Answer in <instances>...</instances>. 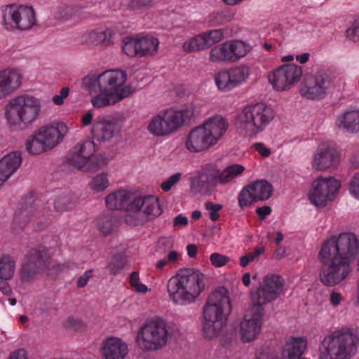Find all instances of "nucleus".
Instances as JSON below:
<instances>
[{
  "instance_id": "nucleus-48",
  "label": "nucleus",
  "mask_w": 359,
  "mask_h": 359,
  "mask_svg": "<svg viewBox=\"0 0 359 359\" xmlns=\"http://www.w3.org/2000/svg\"><path fill=\"white\" fill-rule=\"evenodd\" d=\"M107 165V161L105 158L99 157L93 161H89L83 171L86 172H96Z\"/></svg>"
},
{
  "instance_id": "nucleus-30",
  "label": "nucleus",
  "mask_w": 359,
  "mask_h": 359,
  "mask_svg": "<svg viewBox=\"0 0 359 359\" xmlns=\"http://www.w3.org/2000/svg\"><path fill=\"white\" fill-rule=\"evenodd\" d=\"M337 127L348 133L359 132V107H350L344 111L336 120Z\"/></svg>"
},
{
  "instance_id": "nucleus-54",
  "label": "nucleus",
  "mask_w": 359,
  "mask_h": 359,
  "mask_svg": "<svg viewBox=\"0 0 359 359\" xmlns=\"http://www.w3.org/2000/svg\"><path fill=\"white\" fill-rule=\"evenodd\" d=\"M152 0H130L128 6L133 10L143 9L149 7Z\"/></svg>"
},
{
  "instance_id": "nucleus-16",
  "label": "nucleus",
  "mask_w": 359,
  "mask_h": 359,
  "mask_svg": "<svg viewBox=\"0 0 359 359\" xmlns=\"http://www.w3.org/2000/svg\"><path fill=\"white\" fill-rule=\"evenodd\" d=\"M340 187V181L334 177H318L311 184L309 199L317 208H324L336 198Z\"/></svg>"
},
{
  "instance_id": "nucleus-49",
  "label": "nucleus",
  "mask_w": 359,
  "mask_h": 359,
  "mask_svg": "<svg viewBox=\"0 0 359 359\" xmlns=\"http://www.w3.org/2000/svg\"><path fill=\"white\" fill-rule=\"evenodd\" d=\"M210 261L215 267H222L229 263L230 258L218 252H214L210 256Z\"/></svg>"
},
{
  "instance_id": "nucleus-4",
  "label": "nucleus",
  "mask_w": 359,
  "mask_h": 359,
  "mask_svg": "<svg viewBox=\"0 0 359 359\" xmlns=\"http://www.w3.org/2000/svg\"><path fill=\"white\" fill-rule=\"evenodd\" d=\"M245 170L241 164H231L221 170L215 163H208L191 177V189L195 194H210L218 184H228Z\"/></svg>"
},
{
  "instance_id": "nucleus-46",
  "label": "nucleus",
  "mask_w": 359,
  "mask_h": 359,
  "mask_svg": "<svg viewBox=\"0 0 359 359\" xmlns=\"http://www.w3.org/2000/svg\"><path fill=\"white\" fill-rule=\"evenodd\" d=\"M264 252V248H258L255 250L254 252L246 254L245 256L241 257L240 264L243 267H245L249 263L253 262L255 258L263 254Z\"/></svg>"
},
{
  "instance_id": "nucleus-18",
  "label": "nucleus",
  "mask_w": 359,
  "mask_h": 359,
  "mask_svg": "<svg viewBox=\"0 0 359 359\" xmlns=\"http://www.w3.org/2000/svg\"><path fill=\"white\" fill-rule=\"evenodd\" d=\"M302 74L303 70L299 65H283L269 74V81L276 90H288L300 81Z\"/></svg>"
},
{
  "instance_id": "nucleus-29",
  "label": "nucleus",
  "mask_w": 359,
  "mask_h": 359,
  "mask_svg": "<svg viewBox=\"0 0 359 359\" xmlns=\"http://www.w3.org/2000/svg\"><path fill=\"white\" fill-rule=\"evenodd\" d=\"M102 344L101 352L104 359H125L128 353V345L120 338L110 337Z\"/></svg>"
},
{
  "instance_id": "nucleus-8",
  "label": "nucleus",
  "mask_w": 359,
  "mask_h": 359,
  "mask_svg": "<svg viewBox=\"0 0 359 359\" xmlns=\"http://www.w3.org/2000/svg\"><path fill=\"white\" fill-rule=\"evenodd\" d=\"M274 118L273 109L263 103L249 104L238 114L235 125L244 135L255 137Z\"/></svg>"
},
{
  "instance_id": "nucleus-56",
  "label": "nucleus",
  "mask_w": 359,
  "mask_h": 359,
  "mask_svg": "<svg viewBox=\"0 0 359 359\" xmlns=\"http://www.w3.org/2000/svg\"><path fill=\"white\" fill-rule=\"evenodd\" d=\"M252 147L260 154L263 158L269 157L271 154V149L266 147L262 142H256L253 144Z\"/></svg>"
},
{
  "instance_id": "nucleus-7",
  "label": "nucleus",
  "mask_w": 359,
  "mask_h": 359,
  "mask_svg": "<svg viewBox=\"0 0 359 359\" xmlns=\"http://www.w3.org/2000/svg\"><path fill=\"white\" fill-rule=\"evenodd\" d=\"M41 102L37 97L22 94L11 98L4 107L8 125L15 128H27L39 117Z\"/></svg>"
},
{
  "instance_id": "nucleus-52",
  "label": "nucleus",
  "mask_w": 359,
  "mask_h": 359,
  "mask_svg": "<svg viewBox=\"0 0 359 359\" xmlns=\"http://www.w3.org/2000/svg\"><path fill=\"white\" fill-rule=\"evenodd\" d=\"M349 193L359 200V172L355 173L349 182Z\"/></svg>"
},
{
  "instance_id": "nucleus-31",
  "label": "nucleus",
  "mask_w": 359,
  "mask_h": 359,
  "mask_svg": "<svg viewBox=\"0 0 359 359\" xmlns=\"http://www.w3.org/2000/svg\"><path fill=\"white\" fill-rule=\"evenodd\" d=\"M22 161L21 152L17 151L7 154L0 160V186L16 172Z\"/></svg>"
},
{
  "instance_id": "nucleus-53",
  "label": "nucleus",
  "mask_w": 359,
  "mask_h": 359,
  "mask_svg": "<svg viewBox=\"0 0 359 359\" xmlns=\"http://www.w3.org/2000/svg\"><path fill=\"white\" fill-rule=\"evenodd\" d=\"M55 209L59 212H62L70 208L69 197L62 196L58 198L54 203Z\"/></svg>"
},
{
  "instance_id": "nucleus-12",
  "label": "nucleus",
  "mask_w": 359,
  "mask_h": 359,
  "mask_svg": "<svg viewBox=\"0 0 359 359\" xmlns=\"http://www.w3.org/2000/svg\"><path fill=\"white\" fill-rule=\"evenodd\" d=\"M344 83L341 77L328 73H318L305 77L302 83L300 93L308 100L324 98L330 89Z\"/></svg>"
},
{
  "instance_id": "nucleus-28",
  "label": "nucleus",
  "mask_w": 359,
  "mask_h": 359,
  "mask_svg": "<svg viewBox=\"0 0 359 359\" xmlns=\"http://www.w3.org/2000/svg\"><path fill=\"white\" fill-rule=\"evenodd\" d=\"M201 126L212 142L217 144L224 136L229 127V123L226 117L215 114L205 120Z\"/></svg>"
},
{
  "instance_id": "nucleus-40",
  "label": "nucleus",
  "mask_w": 359,
  "mask_h": 359,
  "mask_svg": "<svg viewBox=\"0 0 359 359\" xmlns=\"http://www.w3.org/2000/svg\"><path fill=\"white\" fill-rule=\"evenodd\" d=\"M100 231L104 235L111 233L116 228V222L111 215H102L97 220Z\"/></svg>"
},
{
  "instance_id": "nucleus-22",
  "label": "nucleus",
  "mask_w": 359,
  "mask_h": 359,
  "mask_svg": "<svg viewBox=\"0 0 359 359\" xmlns=\"http://www.w3.org/2000/svg\"><path fill=\"white\" fill-rule=\"evenodd\" d=\"M339 161V154L335 145L330 142H323L314 151L311 165L316 170L324 171L334 167Z\"/></svg>"
},
{
  "instance_id": "nucleus-35",
  "label": "nucleus",
  "mask_w": 359,
  "mask_h": 359,
  "mask_svg": "<svg viewBox=\"0 0 359 359\" xmlns=\"http://www.w3.org/2000/svg\"><path fill=\"white\" fill-rule=\"evenodd\" d=\"M16 269V260L10 255L0 256V280H9L14 276Z\"/></svg>"
},
{
  "instance_id": "nucleus-1",
  "label": "nucleus",
  "mask_w": 359,
  "mask_h": 359,
  "mask_svg": "<svg viewBox=\"0 0 359 359\" xmlns=\"http://www.w3.org/2000/svg\"><path fill=\"white\" fill-rule=\"evenodd\" d=\"M358 255L359 239L353 233H341L325 240L318 252L320 282L334 287L346 280Z\"/></svg>"
},
{
  "instance_id": "nucleus-9",
  "label": "nucleus",
  "mask_w": 359,
  "mask_h": 359,
  "mask_svg": "<svg viewBox=\"0 0 359 359\" xmlns=\"http://www.w3.org/2000/svg\"><path fill=\"white\" fill-rule=\"evenodd\" d=\"M195 116V108L190 105L180 110L167 109L159 112L150 120L147 130L156 137H164L177 132Z\"/></svg>"
},
{
  "instance_id": "nucleus-57",
  "label": "nucleus",
  "mask_w": 359,
  "mask_h": 359,
  "mask_svg": "<svg viewBox=\"0 0 359 359\" xmlns=\"http://www.w3.org/2000/svg\"><path fill=\"white\" fill-rule=\"evenodd\" d=\"M69 268L67 264H51L50 258L49 259V267L45 271H48L51 273H57Z\"/></svg>"
},
{
  "instance_id": "nucleus-59",
  "label": "nucleus",
  "mask_w": 359,
  "mask_h": 359,
  "mask_svg": "<svg viewBox=\"0 0 359 359\" xmlns=\"http://www.w3.org/2000/svg\"><path fill=\"white\" fill-rule=\"evenodd\" d=\"M93 276V271L88 270L84 272V273L81 276L76 282V285L78 287H85L89 280V279Z\"/></svg>"
},
{
  "instance_id": "nucleus-41",
  "label": "nucleus",
  "mask_w": 359,
  "mask_h": 359,
  "mask_svg": "<svg viewBox=\"0 0 359 359\" xmlns=\"http://www.w3.org/2000/svg\"><path fill=\"white\" fill-rule=\"evenodd\" d=\"M31 220V212L27 208L18 210L14 215L13 227L14 229L24 228Z\"/></svg>"
},
{
  "instance_id": "nucleus-44",
  "label": "nucleus",
  "mask_w": 359,
  "mask_h": 359,
  "mask_svg": "<svg viewBox=\"0 0 359 359\" xmlns=\"http://www.w3.org/2000/svg\"><path fill=\"white\" fill-rule=\"evenodd\" d=\"M208 48L219 43L224 39V32L222 29H212L203 32Z\"/></svg>"
},
{
  "instance_id": "nucleus-2",
  "label": "nucleus",
  "mask_w": 359,
  "mask_h": 359,
  "mask_svg": "<svg viewBox=\"0 0 359 359\" xmlns=\"http://www.w3.org/2000/svg\"><path fill=\"white\" fill-rule=\"evenodd\" d=\"M231 311L229 293L224 287H219L210 294L203 306V332L205 338L217 337L224 327Z\"/></svg>"
},
{
  "instance_id": "nucleus-51",
  "label": "nucleus",
  "mask_w": 359,
  "mask_h": 359,
  "mask_svg": "<svg viewBox=\"0 0 359 359\" xmlns=\"http://www.w3.org/2000/svg\"><path fill=\"white\" fill-rule=\"evenodd\" d=\"M206 210H209L210 219L215 222L219 217V212L222 210V205L220 204H215L211 202H208L205 204Z\"/></svg>"
},
{
  "instance_id": "nucleus-11",
  "label": "nucleus",
  "mask_w": 359,
  "mask_h": 359,
  "mask_svg": "<svg viewBox=\"0 0 359 359\" xmlns=\"http://www.w3.org/2000/svg\"><path fill=\"white\" fill-rule=\"evenodd\" d=\"M2 25L8 31H27L36 25V13L32 6L8 4L1 8Z\"/></svg>"
},
{
  "instance_id": "nucleus-23",
  "label": "nucleus",
  "mask_w": 359,
  "mask_h": 359,
  "mask_svg": "<svg viewBox=\"0 0 359 359\" xmlns=\"http://www.w3.org/2000/svg\"><path fill=\"white\" fill-rule=\"evenodd\" d=\"M95 151V144L93 141L79 142L68 154L67 161L69 165L83 170Z\"/></svg>"
},
{
  "instance_id": "nucleus-5",
  "label": "nucleus",
  "mask_w": 359,
  "mask_h": 359,
  "mask_svg": "<svg viewBox=\"0 0 359 359\" xmlns=\"http://www.w3.org/2000/svg\"><path fill=\"white\" fill-rule=\"evenodd\" d=\"M358 347V332L353 327H341L323 338L319 348V359H352Z\"/></svg>"
},
{
  "instance_id": "nucleus-27",
  "label": "nucleus",
  "mask_w": 359,
  "mask_h": 359,
  "mask_svg": "<svg viewBox=\"0 0 359 359\" xmlns=\"http://www.w3.org/2000/svg\"><path fill=\"white\" fill-rule=\"evenodd\" d=\"M128 209L134 212L142 210L149 219H152L162 213L159 201L154 196H146L133 199L129 204Z\"/></svg>"
},
{
  "instance_id": "nucleus-63",
  "label": "nucleus",
  "mask_w": 359,
  "mask_h": 359,
  "mask_svg": "<svg viewBox=\"0 0 359 359\" xmlns=\"http://www.w3.org/2000/svg\"><path fill=\"white\" fill-rule=\"evenodd\" d=\"M167 261L169 262L170 264H176L180 260V254L177 251L172 250L168 252L167 255Z\"/></svg>"
},
{
  "instance_id": "nucleus-62",
  "label": "nucleus",
  "mask_w": 359,
  "mask_h": 359,
  "mask_svg": "<svg viewBox=\"0 0 359 359\" xmlns=\"http://www.w3.org/2000/svg\"><path fill=\"white\" fill-rule=\"evenodd\" d=\"M188 224V218L183 215L182 214H180L176 216L173 219V226H185Z\"/></svg>"
},
{
  "instance_id": "nucleus-21",
  "label": "nucleus",
  "mask_w": 359,
  "mask_h": 359,
  "mask_svg": "<svg viewBox=\"0 0 359 359\" xmlns=\"http://www.w3.org/2000/svg\"><path fill=\"white\" fill-rule=\"evenodd\" d=\"M124 122L125 118L121 114L99 118L91 129L93 138L100 142L109 141L121 131Z\"/></svg>"
},
{
  "instance_id": "nucleus-6",
  "label": "nucleus",
  "mask_w": 359,
  "mask_h": 359,
  "mask_svg": "<svg viewBox=\"0 0 359 359\" xmlns=\"http://www.w3.org/2000/svg\"><path fill=\"white\" fill-rule=\"evenodd\" d=\"M127 75L120 69L107 70L100 74V93L93 97L91 103L95 108L114 105L129 97L133 90L126 85Z\"/></svg>"
},
{
  "instance_id": "nucleus-25",
  "label": "nucleus",
  "mask_w": 359,
  "mask_h": 359,
  "mask_svg": "<svg viewBox=\"0 0 359 359\" xmlns=\"http://www.w3.org/2000/svg\"><path fill=\"white\" fill-rule=\"evenodd\" d=\"M23 75L18 69L7 68L0 71V100L6 99L21 86Z\"/></svg>"
},
{
  "instance_id": "nucleus-43",
  "label": "nucleus",
  "mask_w": 359,
  "mask_h": 359,
  "mask_svg": "<svg viewBox=\"0 0 359 359\" xmlns=\"http://www.w3.org/2000/svg\"><path fill=\"white\" fill-rule=\"evenodd\" d=\"M83 86L90 92L100 90V74L95 76L89 74L86 76L82 81Z\"/></svg>"
},
{
  "instance_id": "nucleus-47",
  "label": "nucleus",
  "mask_w": 359,
  "mask_h": 359,
  "mask_svg": "<svg viewBox=\"0 0 359 359\" xmlns=\"http://www.w3.org/2000/svg\"><path fill=\"white\" fill-rule=\"evenodd\" d=\"M72 6L67 5L60 6L54 12V17L58 20H67L72 18Z\"/></svg>"
},
{
  "instance_id": "nucleus-50",
  "label": "nucleus",
  "mask_w": 359,
  "mask_h": 359,
  "mask_svg": "<svg viewBox=\"0 0 359 359\" xmlns=\"http://www.w3.org/2000/svg\"><path fill=\"white\" fill-rule=\"evenodd\" d=\"M181 177L182 173L180 172L172 175L167 180L162 182L161 189L165 192L170 191L174 185L180 182Z\"/></svg>"
},
{
  "instance_id": "nucleus-15",
  "label": "nucleus",
  "mask_w": 359,
  "mask_h": 359,
  "mask_svg": "<svg viewBox=\"0 0 359 359\" xmlns=\"http://www.w3.org/2000/svg\"><path fill=\"white\" fill-rule=\"evenodd\" d=\"M251 74L250 65L243 63L216 72L214 80L219 91L229 92L247 83Z\"/></svg>"
},
{
  "instance_id": "nucleus-36",
  "label": "nucleus",
  "mask_w": 359,
  "mask_h": 359,
  "mask_svg": "<svg viewBox=\"0 0 359 359\" xmlns=\"http://www.w3.org/2000/svg\"><path fill=\"white\" fill-rule=\"evenodd\" d=\"M138 39L139 57L154 55L158 52L159 41L153 36H143Z\"/></svg>"
},
{
  "instance_id": "nucleus-24",
  "label": "nucleus",
  "mask_w": 359,
  "mask_h": 359,
  "mask_svg": "<svg viewBox=\"0 0 359 359\" xmlns=\"http://www.w3.org/2000/svg\"><path fill=\"white\" fill-rule=\"evenodd\" d=\"M36 131L43 144L50 150L63 140L68 133V127L63 122H57L42 126Z\"/></svg>"
},
{
  "instance_id": "nucleus-60",
  "label": "nucleus",
  "mask_w": 359,
  "mask_h": 359,
  "mask_svg": "<svg viewBox=\"0 0 359 359\" xmlns=\"http://www.w3.org/2000/svg\"><path fill=\"white\" fill-rule=\"evenodd\" d=\"M343 300L342 294L335 290L332 291L330 294V302L334 306H339Z\"/></svg>"
},
{
  "instance_id": "nucleus-45",
  "label": "nucleus",
  "mask_w": 359,
  "mask_h": 359,
  "mask_svg": "<svg viewBox=\"0 0 359 359\" xmlns=\"http://www.w3.org/2000/svg\"><path fill=\"white\" fill-rule=\"evenodd\" d=\"M127 264L126 259L123 256H117L109 263L108 268L111 273H118Z\"/></svg>"
},
{
  "instance_id": "nucleus-20",
  "label": "nucleus",
  "mask_w": 359,
  "mask_h": 359,
  "mask_svg": "<svg viewBox=\"0 0 359 359\" xmlns=\"http://www.w3.org/2000/svg\"><path fill=\"white\" fill-rule=\"evenodd\" d=\"M273 186L266 180H257L245 187L238 194V205L248 207L254 202L268 200L273 194Z\"/></svg>"
},
{
  "instance_id": "nucleus-3",
  "label": "nucleus",
  "mask_w": 359,
  "mask_h": 359,
  "mask_svg": "<svg viewBox=\"0 0 359 359\" xmlns=\"http://www.w3.org/2000/svg\"><path fill=\"white\" fill-rule=\"evenodd\" d=\"M205 287V276L195 268L179 270L168 283V292L172 301L184 306L194 303Z\"/></svg>"
},
{
  "instance_id": "nucleus-39",
  "label": "nucleus",
  "mask_w": 359,
  "mask_h": 359,
  "mask_svg": "<svg viewBox=\"0 0 359 359\" xmlns=\"http://www.w3.org/2000/svg\"><path fill=\"white\" fill-rule=\"evenodd\" d=\"M110 185L109 175L107 172L97 174L92 177L88 187L95 193L105 191Z\"/></svg>"
},
{
  "instance_id": "nucleus-19",
  "label": "nucleus",
  "mask_w": 359,
  "mask_h": 359,
  "mask_svg": "<svg viewBox=\"0 0 359 359\" xmlns=\"http://www.w3.org/2000/svg\"><path fill=\"white\" fill-rule=\"evenodd\" d=\"M264 309L254 304L245 311L240 323L241 340L243 343L254 341L262 330Z\"/></svg>"
},
{
  "instance_id": "nucleus-32",
  "label": "nucleus",
  "mask_w": 359,
  "mask_h": 359,
  "mask_svg": "<svg viewBox=\"0 0 359 359\" xmlns=\"http://www.w3.org/2000/svg\"><path fill=\"white\" fill-rule=\"evenodd\" d=\"M113 35L111 29L97 28L86 32L82 36V43L91 46L107 47L113 43Z\"/></svg>"
},
{
  "instance_id": "nucleus-42",
  "label": "nucleus",
  "mask_w": 359,
  "mask_h": 359,
  "mask_svg": "<svg viewBox=\"0 0 359 359\" xmlns=\"http://www.w3.org/2000/svg\"><path fill=\"white\" fill-rule=\"evenodd\" d=\"M138 39L128 37L123 41V52L129 57H139Z\"/></svg>"
},
{
  "instance_id": "nucleus-37",
  "label": "nucleus",
  "mask_w": 359,
  "mask_h": 359,
  "mask_svg": "<svg viewBox=\"0 0 359 359\" xmlns=\"http://www.w3.org/2000/svg\"><path fill=\"white\" fill-rule=\"evenodd\" d=\"M207 48H208V46L203 33L189 38L182 45L183 50L187 53L198 52Z\"/></svg>"
},
{
  "instance_id": "nucleus-26",
  "label": "nucleus",
  "mask_w": 359,
  "mask_h": 359,
  "mask_svg": "<svg viewBox=\"0 0 359 359\" xmlns=\"http://www.w3.org/2000/svg\"><path fill=\"white\" fill-rule=\"evenodd\" d=\"M215 144L201 125L194 128L187 135L184 146L191 153L207 151Z\"/></svg>"
},
{
  "instance_id": "nucleus-13",
  "label": "nucleus",
  "mask_w": 359,
  "mask_h": 359,
  "mask_svg": "<svg viewBox=\"0 0 359 359\" xmlns=\"http://www.w3.org/2000/svg\"><path fill=\"white\" fill-rule=\"evenodd\" d=\"M48 250L43 246L30 249L25 255L19 270L20 278L23 282H29L44 272L49 267Z\"/></svg>"
},
{
  "instance_id": "nucleus-38",
  "label": "nucleus",
  "mask_w": 359,
  "mask_h": 359,
  "mask_svg": "<svg viewBox=\"0 0 359 359\" xmlns=\"http://www.w3.org/2000/svg\"><path fill=\"white\" fill-rule=\"evenodd\" d=\"M25 149L32 155H38L49 150L43 144V140L38 135L36 130L27 139Z\"/></svg>"
},
{
  "instance_id": "nucleus-10",
  "label": "nucleus",
  "mask_w": 359,
  "mask_h": 359,
  "mask_svg": "<svg viewBox=\"0 0 359 359\" xmlns=\"http://www.w3.org/2000/svg\"><path fill=\"white\" fill-rule=\"evenodd\" d=\"M168 330L165 320L161 318H152L140 327L137 342L144 352L156 351L167 344Z\"/></svg>"
},
{
  "instance_id": "nucleus-34",
  "label": "nucleus",
  "mask_w": 359,
  "mask_h": 359,
  "mask_svg": "<svg viewBox=\"0 0 359 359\" xmlns=\"http://www.w3.org/2000/svg\"><path fill=\"white\" fill-rule=\"evenodd\" d=\"M131 198V192L124 189H120L108 194L105 198V203L109 210H119L124 209L126 206L128 205Z\"/></svg>"
},
{
  "instance_id": "nucleus-17",
  "label": "nucleus",
  "mask_w": 359,
  "mask_h": 359,
  "mask_svg": "<svg viewBox=\"0 0 359 359\" xmlns=\"http://www.w3.org/2000/svg\"><path fill=\"white\" fill-rule=\"evenodd\" d=\"M284 279L278 274H268L257 290L252 295V304L262 307L276 300L283 291Z\"/></svg>"
},
{
  "instance_id": "nucleus-64",
  "label": "nucleus",
  "mask_w": 359,
  "mask_h": 359,
  "mask_svg": "<svg viewBox=\"0 0 359 359\" xmlns=\"http://www.w3.org/2000/svg\"><path fill=\"white\" fill-rule=\"evenodd\" d=\"M8 359H27V353L23 348L18 349L14 351Z\"/></svg>"
},
{
  "instance_id": "nucleus-58",
  "label": "nucleus",
  "mask_w": 359,
  "mask_h": 359,
  "mask_svg": "<svg viewBox=\"0 0 359 359\" xmlns=\"http://www.w3.org/2000/svg\"><path fill=\"white\" fill-rule=\"evenodd\" d=\"M69 88L64 87L62 88L59 95H55L53 97V101L55 104L60 105L64 103V100L68 96L69 93Z\"/></svg>"
},
{
  "instance_id": "nucleus-61",
  "label": "nucleus",
  "mask_w": 359,
  "mask_h": 359,
  "mask_svg": "<svg viewBox=\"0 0 359 359\" xmlns=\"http://www.w3.org/2000/svg\"><path fill=\"white\" fill-rule=\"evenodd\" d=\"M271 207L268 205H264L256 209V212L261 220H264L267 215L271 213Z\"/></svg>"
},
{
  "instance_id": "nucleus-55",
  "label": "nucleus",
  "mask_w": 359,
  "mask_h": 359,
  "mask_svg": "<svg viewBox=\"0 0 359 359\" xmlns=\"http://www.w3.org/2000/svg\"><path fill=\"white\" fill-rule=\"evenodd\" d=\"M348 37L353 41L359 39V18L355 20L352 25L347 29Z\"/></svg>"
},
{
  "instance_id": "nucleus-33",
  "label": "nucleus",
  "mask_w": 359,
  "mask_h": 359,
  "mask_svg": "<svg viewBox=\"0 0 359 359\" xmlns=\"http://www.w3.org/2000/svg\"><path fill=\"white\" fill-rule=\"evenodd\" d=\"M307 339L303 337H290L283 349V355L288 359L302 358L307 347Z\"/></svg>"
},
{
  "instance_id": "nucleus-14",
  "label": "nucleus",
  "mask_w": 359,
  "mask_h": 359,
  "mask_svg": "<svg viewBox=\"0 0 359 359\" xmlns=\"http://www.w3.org/2000/svg\"><path fill=\"white\" fill-rule=\"evenodd\" d=\"M252 49L243 40H230L211 48L209 60L212 62H236L245 57Z\"/></svg>"
}]
</instances>
